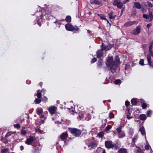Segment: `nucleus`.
<instances>
[{"label": "nucleus", "mask_w": 153, "mask_h": 153, "mask_svg": "<svg viewBox=\"0 0 153 153\" xmlns=\"http://www.w3.org/2000/svg\"><path fill=\"white\" fill-rule=\"evenodd\" d=\"M115 59L114 61L113 58L112 57H109L106 63L108 69L113 74L116 71L118 65L120 63V59L118 56H115Z\"/></svg>", "instance_id": "nucleus-1"}, {"label": "nucleus", "mask_w": 153, "mask_h": 153, "mask_svg": "<svg viewBox=\"0 0 153 153\" xmlns=\"http://www.w3.org/2000/svg\"><path fill=\"white\" fill-rule=\"evenodd\" d=\"M69 130L72 134L75 137H78L81 134V131L79 129L76 128H69Z\"/></svg>", "instance_id": "nucleus-2"}, {"label": "nucleus", "mask_w": 153, "mask_h": 153, "mask_svg": "<svg viewBox=\"0 0 153 153\" xmlns=\"http://www.w3.org/2000/svg\"><path fill=\"white\" fill-rule=\"evenodd\" d=\"M86 114L85 113L82 112L80 114L79 116V117L80 120H88L91 119V116L89 115V117H86Z\"/></svg>", "instance_id": "nucleus-3"}, {"label": "nucleus", "mask_w": 153, "mask_h": 153, "mask_svg": "<svg viewBox=\"0 0 153 153\" xmlns=\"http://www.w3.org/2000/svg\"><path fill=\"white\" fill-rule=\"evenodd\" d=\"M113 5L117 6L118 8L121 9L123 6V3L119 0H115L114 1Z\"/></svg>", "instance_id": "nucleus-4"}, {"label": "nucleus", "mask_w": 153, "mask_h": 153, "mask_svg": "<svg viewBox=\"0 0 153 153\" xmlns=\"http://www.w3.org/2000/svg\"><path fill=\"white\" fill-rule=\"evenodd\" d=\"M113 46V45L111 44H109L107 45H105L104 44L102 43L100 47L102 49H105V51H107L110 50Z\"/></svg>", "instance_id": "nucleus-5"}, {"label": "nucleus", "mask_w": 153, "mask_h": 153, "mask_svg": "<svg viewBox=\"0 0 153 153\" xmlns=\"http://www.w3.org/2000/svg\"><path fill=\"white\" fill-rule=\"evenodd\" d=\"M34 140V138L32 136H30L29 138H27L25 141V143L28 145H32Z\"/></svg>", "instance_id": "nucleus-6"}, {"label": "nucleus", "mask_w": 153, "mask_h": 153, "mask_svg": "<svg viewBox=\"0 0 153 153\" xmlns=\"http://www.w3.org/2000/svg\"><path fill=\"white\" fill-rule=\"evenodd\" d=\"M105 146L108 149L112 148L114 147V145L111 141H106L105 142Z\"/></svg>", "instance_id": "nucleus-7"}, {"label": "nucleus", "mask_w": 153, "mask_h": 153, "mask_svg": "<svg viewBox=\"0 0 153 153\" xmlns=\"http://www.w3.org/2000/svg\"><path fill=\"white\" fill-rule=\"evenodd\" d=\"M140 31V26H138L137 27L136 29L131 32V33L134 35L138 34Z\"/></svg>", "instance_id": "nucleus-8"}, {"label": "nucleus", "mask_w": 153, "mask_h": 153, "mask_svg": "<svg viewBox=\"0 0 153 153\" xmlns=\"http://www.w3.org/2000/svg\"><path fill=\"white\" fill-rule=\"evenodd\" d=\"M68 136V134L67 132H63L62 133L59 137L58 139L64 140L67 138Z\"/></svg>", "instance_id": "nucleus-9"}, {"label": "nucleus", "mask_w": 153, "mask_h": 153, "mask_svg": "<svg viewBox=\"0 0 153 153\" xmlns=\"http://www.w3.org/2000/svg\"><path fill=\"white\" fill-rule=\"evenodd\" d=\"M56 109V107L53 106L49 107L48 110L50 113L52 115L55 113Z\"/></svg>", "instance_id": "nucleus-10"}, {"label": "nucleus", "mask_w": 153, "mask_h": 153, "mask_svg": "<svg viewBox=\"0 0 153 153\" xmlns=\"http://www.w3.org/2000/svg\"><path fill=\"white\" fill-rule=\"evenodd\" d=\"M101 49L100 50V49L98 50L96 52L97 57L98 58H100L102 56L103 54V50H105V49H102V48H101Z\"/></svg>", "instance_id": "nucleus-11"}, {"label": "nucleus", "mask_w": 153, "mask_h": 153, "mask_svg": "<svg viewBox=\"0 0 153 153\" xmlns=\"http://www.w3.org/2000/svg\"><path fill=\"white\" fill-rule=\"evenodd\" d=\"M66 29L68 30L72 31L74 30V27L71 24H67L65 25Z\"/></svg>", "instance_id": "nucleus-12"}, {"label": "nucleus", "mask_w": 153, "mask_h": 153, "mask_svg": "<svg viewBox=\"0 0 153 153\" xmlns=\"http://www.w3.org/2000/svg\"><path fill=\"white\" fill-rule=\"evenodd\" d=\"M59 141L57 143L59 145V146L61 147H63L65 146V141L64 140L58 139Z\"/></svg>", "instance_id": "nucleus-13"}, {"label": "nucleus", "mask_w": 153, "mask_h": 153, "mask_svg": "<svg viewBox=\"0 0 153 153\" xmlns=\"http://www.w3.org/2000/svg\"><path fill=\"white\" fill-rule=\"evenodd\" d=\"M101 2L98 0H95L91 1L90 2L91 5H99L101 4Z\"/></svg>", "instance_id": "nucleus-14"}, {"label": "nucleus", "mask_w": 153, "mask_h": 153, "mask_svg": "<svg viewBox=\"0 0 153 153\" xmlns=\"http://www.w3.org/2000/svg\"><path fill=\"white\" fill-rule=\"evenodd\" d=\"M147 61L148 62V63L149 64V65L151 66H152V67H153V65H152V63L151 62V56L150 55V54H148L147 55Z\"/></svg>", "instance_id": "nucleus-15"}, {"label": "nucleus", "mask_w": 153, "mask_h": 153, "mask_svg": "<svg viewBox=\"0 0 153 153\" xmlns=\"http://www.w3.org/2000/svg\"><path fill=\"white\" fill-rule=\"evenodd\" d=\"M136 22L135 21H133L132 22H129L125 23L124 25V26L126 27H128L130 26L133 25L136 23Z\"/></svg>", "instance_id": "nucleus-16"}, {"label": "nucleus", "mask_w": 153, "mask_h": 153, "mask_svg": "<svg viewBox=\"0 0 153 153\" xmlns=\"http://www.w3.org/2000/svg\"><path fill=\"white\" fill-rule=\"evenodd\" d=\"M97 144L96 143H91L90 144L88 145V147H91V148H95L97 146Z\"/></svg>", "instance_id": "nucleus-17"}, {"label": "nucleus", "mask_w": 153, "mask_h": 153, "mask_svg": "<svg viewBox=\"0 0 153 153\" xmlns=\"http://www.w3.org/2000/svg\"><path fill=\"white\" fill-rule=\"evenodd\" d=\"M134 5L135 7L138 9H140L141 8V6L140 3L138 2H134Z\"/></svg>", "instance_id": "nucleus-18"}, {"label": "nucleus", "mask_w": 153, "mask_h": 153, "mask_svg": "<svg viewBox=\"0 0 153 153\" xmlns=\"http://www.w3.org/2000/svg\"><path fill=\"white\" fill-rule=\"evenodd\" d=\"M114 13L113 12H111L108 14V15L109 16V18L111 19H114L116 16V15H114Z\"/></svg>", "instance_id": "nucleus-19"}, {"label": "nucleus", "mask_w": 153, "mask_h": 153, "mask_svg": "<svg viewBox=\"0 0 153 153\" xmlns=\"http://www.w3.org/2000/svg\"><path fill=\"white\" fill-rule=\"evenodd\" d=\"M139 131H140L142 135H145L146 132L144 127H141L140 128Z\"/></svg>", "instance_id": "nucleus-20"}, {"label": "nucleus", "mask_w": 153, "mask_h": 153, "mask_svg": "<svg viewBox=\"0 0 153 153\" xmlns=\"http://www.w3.org/2000/svg\"><path fill=\"white\" fill-rule=\"evenodd\" d=\"M146 6L149 7V8H148V9H149V8L153 7V4L149 1H147L146 3Z\"/></svg>", "instance_id": "nucleus-21"}, {"label": "nucleus", "mask_w": 153, "mask_h": 153, "mask_svg": "<svg viewBox=\"0 0 153 153\" xmlns=\"http://www.w3.org/2000/svg\"><path fill=\"white\" fill-rule=\"evenodd\" d=\"M42 17H43V14L42 15H40V16L39 17V18L38 19V20H37V23L39 26H41L42 25L41 21H42Z\"/></svg>", "instance_id": "nucleus-22"}, {"label": "nucleus", "mask_w": 153, "mask_h": 153, "mask_svg": "<svg viewBox=\"0 0 153 153\" xmlns=\"http://www.w3.org/2000/svg\"><path fill=\"white\" fill-rule=\"evenodd\" d=\"M119 153H127V151L126 149L124 148H121L119 149Z\"/></svg>", "instance_id": "nucleus-23"}, {"label": "nucleus", "mask_w": 153, "mask_h": 153, "mask_svg": "<svg viewBox=\"0 0 153 153\" xmlns=\"http://www.w3.org/2000/svg\"><path fill=\"white\" fill-rule=\"evenodd\" d=\"M36 112L38 114H41L43 113V110L42 108H38L36 109Z\"/></svg>", "instance_id": "nucleus-24"}, {"label": "nucleus", "mask_w": 153, "mask_h": 153, "mask_svg": "<svg viewBox=\"0 0 153 153\" xmlns=\"http://www.w3.org/2000/svg\"><path fill=\"white\" fill-rule=\"evenodd\" d=\"M148 16H149V18L150 19V21L153 19V15L152 14V12H149Z\"/></svg>", "instance_id": "nucleus-25"}, {"label": "nucleus", "mask_w": 153, "mask_h": 153, "mask_svg": "<svg viewBox=\"0 0 153 153\" xmlns=\"http://www.w3.org/2000/svg\"><path fill=\"white\" fill-rule=\"evenodd\" d=\"M140 118L141 120H145L146 119V115L144 114H141L140 116Z\"/></svg>", "instance_id": "nucleus-26"}, {"label": "nucleus", "mask_w": 153, "mask_h": 153, "mask_svg": "<svg viewBox=\"0 0 153 153\" xmlns=\"http://www.w3.org/2000/svg\"><path fill=\"white\" fill-rule=\"evenodd\" d=\"M131 102L133 105H136L137 101L135 98H133L131 100Z\"/></svg>", "instance_id": "nucleus-27"}, {"label": "nucleus", "mask_w": 153, "mask_h": 153, "mask_svg": "<svg viewBox=\"0 0 153 153\" xmlns=\"http://www.w3.org/2000/svg\"><path fill=\"white\" fill-rule=\"evenodd\" d=\"M41 101L40 98H36L34 100V102L35 104H38L41 102Z\"/></svg>", "instance_id": "nucleus-28"}, {"label": "nucleus", "mask_w": 153, "mask_h": 153, "mask_svg": "<svg viewBox=\"0 0 153 153\" xmlns=\"http://www.w3.org/2000/svg\"><path fill=\"white\" fill-rule=\"evenodd\" d=\"M118 134L119 135V137L120 138L123 137H124L125 135V133L123 131H121V132Z\"/></svg>", "instance_id": "nucleus-29"}, {"label": "nucleus", "mask_w": 153, "mask_h": 153, "mask_svg": "<svg viewBox=\"0 0 153 153\" xmlns=\"http://www.w3.org/2000/svg\"><path fill=\"white\" fill-rule=\"evenodd\" d=\"M9 151V149L8 148L2 149L1 150V153H7Z\"/></svg>", "instance_id": "nucleus-30"}, {"label": "nucleus", "mask_w": 153, "mask_h": 153, "mask_svg": "<svg viewBox=\"0 0 153 153\" xmlns=\"http://www.w3.org/2000/svg\"><path fill=\"white\" fill-rule=\"evenodd\" d=\"M66 21L67 22H69L71 21V16H67L65 19Z\"/></svg>", "instance_id": "nucleus-31"}, {"label": "nucleus", "mask_w": 153, "mask_h": 153, "mask_svg": "<svg viewBox=\"0 0 153 153\" xmlns=\"http://www.w3.org/2000/svg\"><path fill=\"white\" fill-rule=\"evenodd\" d=\"M104 133L103 132H100L99 133L97 134V136L100 137H101V138H102L104 136Z\"/></svg>", "instance_id": "nucleus-32"}, {"label": "nucleus", "mask_w": 153, "mask_h": 153, "mask_svg": "<svg viewBox=\"0 0 153 153\" xmlns=\"http://www.w3.org/2000/svg\"><path fill=\"white\" fill-rule=\"evenodd\" d=\"M122 127H123L121 126H120L118 128H117L116 130L117 131L118 134L122 131H121Z\"/></svg>", "instance_id": "nucleus-33"}, {"label": "nucleus", "mask_w": 153, "mask_h": 153, "mask_svg": "<svg viewBox=\"0 0 153 153\" xmlns=\"http://www.w3.org/2000/svg\"><path fill=\"white\" fill-rule=\"evenodd\" d=\"M98 16L101 19L104 20H106V18L105 17V16L103 15L99 14H98Z\"/></svg>", "instance_id": "nucleus-34"}, {"label": "nucleus", "mask_w": 153, "mask_h": 153, "mask_svg": "<svg viewBox=\"0 0 153 153\" xmlns=\"http://www.w3.org/2000/svg\"><path fill=\"white\" fill-rule=\"evenodd\" d=\"M138 137L137 135H136L132 140V142L134 143L137 140Z\"/></svg>", "instance_id": "nucleus-35"}, {"label": "nucleus", "mask_w": 153, "mask_h": 153, "mask_svg": "<svg viewBox=\"0 0 153 153\" xmlns=\"http://www.w3.org/2000/svg\"><path fill=\"white\" fill-rule=\"evenodd\" d=\"M152 111L151 110L148 111L147 113V115L148 117H150L151 115L152 114Z\"/></svg>", "instance_id": "nucleus-36"}, {"label": "nucleus", "mask_w": 153, "mask_h": 153, "mask_svg": "<svg viewBox=\"0 0 153 153\" xmlns=\"http://www.w3.org/2000/svg\"><path fill=\"white\" fill-rule=\"evenodd\" d=\"M13 133L11 132H9L6 134L5 136V138H7L9 136H11L12 134H13Z\"/></svg>", "instance_id": "nucleus-37"}, {"label": "nucleus", "mask_w": 153, "mask_h": 153, "mask_svg": "<svg viewBox=\"0 0 153 153\" xmlns=\"http://www.w3.org/2000/svg\"><path fill=\"white\" fill-rule=\"evenodd\" d=\"M48 98L46 96H44L42 98V100L43 102H47L48 100Z\"/></svg>", "instance_id": "nucleus-38"}, {"label": "nucleus", "mask_w": 153, "mask_h": 153, "mask_svg": "<svg viewBox=\"0 0 153 153\" xmlns=\"http://www.w3.org/2000/svg\"><path fill=\"white\" fill-rule=\"evenodd\" d=\"M21 133L22 135H25L26 134V131L25 130H22L21 131Z\"/></svg>", "instance_id": "nucleus-39"}, {"label": "nucleus", "mask_w": 153, "mask_h": 153, "mask_svg": "<svg viewBox=\"0 0 153 153\" xmlns=\"http://www.w3.org/2000/svg\"><path fill=\"white\" fill-rule=\"evenodd\" d=\"M109 117L110 119L114 118V115L112 113H110L109 114Z\"/></svg>", "instance_id": "nucleus-40"}, {"label": "nucleus", "mask_w": 153, "mask_h": 153, "mask_svg": "<svg viewBox=\"0 0 153 153\" xmlns=\"http://www.w3.org/2000/svg\"><path fill=\"white\" fill-rule=\"evenodd\" d=\"M121 81L120 79H117L114 81V83L115 84H118L120 83Z\"/></svg>", "instance_id": "nucleus-41"}, {"label": "nucleus", "mask_w": 153, "mask_h": 153, "mask_svg": "<svg viewBox=\"0 0 153 153\" xmlns=\"http://www.w3.org/2000/svg\"><path fill=\"white\" fill-rule=\"evenodd\" d=\"M112 128L111 126L110 125H108L106 127L105 129L107 131H108L110 129Z\"/></svg>", "instance_id": "nucleus-42"}, {"label": "nucleus", "mask_w": 153, "mask_h": 153, "mask_svg": "<svg viewBox=\"0 0 153 153\" xmlns=\"http://www.w3.org/2000/svg\"><path fill=\"white\" fill-rule=\"evenodd\" d=\"M140 64L142 65H144V60L143 59H140L139 61Z\"/></svg>", "instance_id": "nucleus-43"}, {"label": "nucleus", "mask_w": 153, "mask_h": 153, "mask_svg": "<svg viewBox=\"0 0 153 153\" xmlns=\"http://www.w3.org/2000/svg\"><path fill=\"white\" fill-rule=\"evenodd\" d=\"M36 96L38 98H40L42 96V94L39 92H37L36 94Z\"/></svg>", "instance_id": "nucleus-44"}, {"label": "nucleus", "mask_w": 153, "mask_h": 153, "mask_svg": "<svg viewBox=\"0 0 153 153\" xmlns=\"http://www.w3.org/2000/svg\"><path fill=\"white\" fill-rule=\"evenodd\" d=\"M97 59L96 58H93L91 61V63H94L97 61Z\"/></svg>", "instance_id": "nucleus-45"}, {"label": "nucleus", "mask_w": 153, "mask_h": 153, "mask_svg": "<svg viewBox=\"0 0 153 153\" xmlns=\"http://www.w3.org/2000/svg\"><path fill=\"white\" fill-rule=\"evenodd\" d=\"M142 107L143 109H146L147 107V105L145 103L142 105Z\"/></svg>", "instance_id": "nucleus-46"}, {"label": "nucleus", "mask_w": 153, "mask_h": 153, "mask_svg": "<svg viewBox=\"0 0 153 153\" xmlns=\"http://www.w3.org/2000/svg\"><path fill=\"white\" fill-rule=\"evenodd\" d=\"M152 45H153V42L152 43V45H150L149 48V51L151 53L152 52Z\"/></svg>", "instance_id": "nucleus-47"}, {"label": "nucleus", "mask_w": 153, "mask_h": 153, "mask_svg": "<svg viewBox=\"0 0 153 153\" xmlns=\"http://www.w3.org/2000/svg\"><path fill=\"white\" fill-rule=\"evenodd\" d=\"M143 17L146 19H149V16L148 14H144L143 15Z\"/></svg>", "instance_id": "nucleus-48"}, {"label": "nucleus", "mask_w": 153, "mask_h": 153, "mask_svg": "<svg viewBox=\"0 0 153 153\" xmlns=\"http://www.w3.org/2000/svg\"><path fill=\"white\" fill-rule=\"evenodd\" d=\"M135 153H142V151L140 149H138L135 152Z\"/></svg>", "instance_id": "nucleus-49"}, {"label": "nucleus", "mask_w": 153, "mask_h": 153, "mask_svg": "<svg viewBox=\"0 0 153 153\" xmlns=\"http://www.w3.org/2000/svg\"><path fill=\"white\" fill-rule=\"evenodd\" d=\"M14 127L16 128H17V129H19L20 128V126L19 124L17 123L14 125Z\"/></svg>", "instance_id": "nucleus-50"}, {"label": "nucleus", "mask_w": 153, "mask_h": 153, "mask_svg": "<svg viewBox=\"0 0 153 153\" xmlns=\"http://www.w3.org/2000/svg\"><path fill=\"white\" fill-rule=\"evenodd\" d=\"M102 60L101 59L99 60L98 62V65L99 66H100L102 65Z\"/></svg>", "instance_id": "nucleus-51"}, {"label": "nucleus", "mask_w": 153, "mask_h": 153, "mask_svg": "<svg viewBox=\"0 0 153 153\" xmlns=\"http://www.w3.org/2000/svg\"><path fill=\"white\" fill-rule=\"evenodd\" d=\"M130 104V102L128 101H126L125 102V105L127 107Z\"/></svg>", "instance_id": "nucleus-52"}, {"label": "nucleus", "mask_w": 153, "mask_h": 153, "mask_svg": "<svg viewBox=\"0 0 153 153\" xmlns=\"http://www.w3.org/2000/svg\"><path fill=\"white\" fill-rule=\"evenodd\" d=\"M125 70H127L129 68V66L128 65L126 64L125 65Z\"/></svg>", "instance_id": "nucleus-53"}, {"label": "nucleus", "mask_w": 153, "mask_h": 153, "mask_svg": "<svg viewBox=\"0 0 153 153\" xmlns=\"http://www.w3.org/2000/svg\"><path fill=\"white\" fill-rule=\"evenodd\" d=\"M140 102L142 104V105L145 103V101L142 99L140 100Z\"/></svg>", "instance_id": "nucleus-54"}, {"label": "nucleus", "mask_w": 153, "mask_h": 153, "mask_svg": "<svg viewBox=\"0 0 153 153\" xmlns=\"http://www.w3.org/2000/svg\"><path fill=\"white\" fill-rule=\"evenodd\" d=\"M150 146L149 145H147L145 146V148L146 149L148 150L149 149Z\"/></svg>", "instance_id": "nucleus-55"}, {"label": "nucleus", "mask_w": 153, "mask_h": 153, "mask_svg": "<svg viewBox=\"0 0 153 153\" xmlns=\"http://www.w3.org/2000/svg\"><path fill=\"white\" fill-rule=\"evenodd\" d=\"M38 132L40 134H43L44 133V131L40 129L38 130Z\"/></svg>", "instance_id": "nucleus-56"}, {"label": "nucleus", "mask_w": 153, "mask_h": 153, "mask_svg": "<svg viewBox=\"0 0 153 153\" xmlns=\"http://www.w3.org/2000/svg\"><path fill=\"white\" fill-rule=\"evenodd\" d=\"M38 149V148L37 147H35L34 148V150L35 151H36V152L38 153L39 152V150Z\"/></svg>", "instance_id": "nucleus-57"}, {"label": "nucleus", "mask_w": 153, "mask_h": 153, "mask_svg": "<svg viewBox=\"0 0 153 153\" xmlns=\"http://www.w3.org/2000/svg\"><path fill=\"white\" fill-rule=\"evenodd\" d=\"M127 117L128 119H130L132 118V117L130 116L128 114L127 115Z\"/></svg>", "instance_id": "nucleus-58"}, {"label": "nucleus", "mask_w": 153, "mask_h": 153, "mask_svg": "<svg viewBox=\"0 0 153 153\" xmlns=\"http://www.w3.org/2000/svg\"><path fill=\"white\" fill-rule=\"evenodd\" d=\"M20 149L22 151L24 149V146H21L20 147Z\"/></svg>", "instance_id": "nucleus-59"}, {"label": "nucleus", "mask_w": 153, "mask_h": 153, "mask_svg": "<svg viewBox=\"0 0 153 153\" xmlns=\"http://www.w3.org/2000/svg\"><path fill=\"white\" fill-rule=\"evenodd\" d=\"M60 21L59 20H57L54 22V23H57L58 24H59L60 23Z\"/></svg>", "instance_id": "nucleus-60"}, {"label": "nucleus", "mask_w": 153, "mask_h": 153, "mask_svg": "<svg viewBox=\"0 0 153 153\" xmlns=\"http://www.w3.org/2000/svg\"><path fill=\"white\" fill-rule=\"evenodd\" d=\"M41 91L42 92H44V94L45 93L46 91V90L45 89H42V90H41Z\"/></svg>", "instance_id": "nucleus-61"}, {"label": "nucleus", "mask_w": 153, "mask_h": 153, "mask_svg": "<svg viewBox=\"0 0 153 153\" xmlns=\"http://www.w3.org/2000/svg\"><path fill=\"white\" fill-rule=\"evenodd\" d=\"M151 25L152 24H149L147 25V27L148 28H149Z\"/></svg>", "instance_id": "nucleus-62"}, {"label": "nucleus", "mask_w": 153, "mask_h": 153, "mask_svg": "<svg viewBox=\"0 0 153 153\" xmlns=\"http://www.w3.org/2000/svg\"><path fill=\"white\" fill-rule=\"evenodd\" d=\"M129 1V0H125L123 1V4H125L126 3L128 2Z\"/></svg>", "instance_id": "nucleus-63"}, {"label": "nucleus", "mask_w": 153, "mask_h": 153, "mask_svg": "<svg viewBox=\"0 0 153 153\" xmlns=\"http://www.w3.org/2000/svg\"><path fill=\"white\" fill-rule=\"evenodd\" d=\"M79 30V28L77 27H74V30H75L76 31H78Z\"/></svg>", "instance_id": "nucleus-64"}]
</instances>
